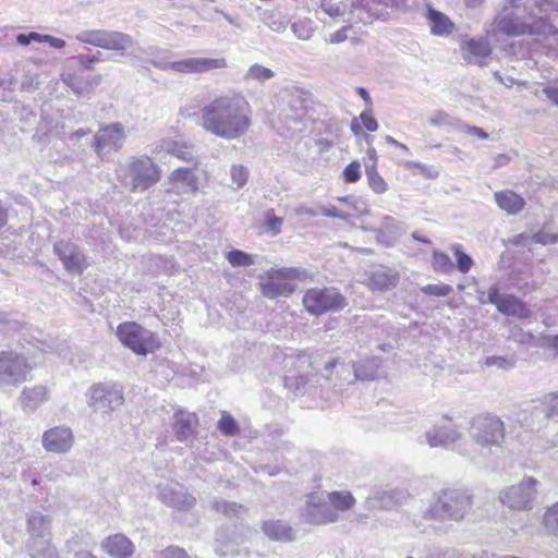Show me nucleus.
<instances>
[{"instance_id": "21", "label": "nucleus", "mask_w": 558, "mask_h": 558, "mask_svg": "<svg viewBox=\"0 0 558 558\" xmlns=\"http://www.w3.org/2000/svg\"><path fill=\"white\" fill-rule=\"evenodd\" d=\"M425 19L427 20L429 32L433 36L449 37L456 31V24L451 19L430 4L426 5Z\"/></svg>"}, {"instance_id": "39", "label": "nucleus", "mask_w": 558, "mask_h": 558, "mask_svg": "<svg viewBox=\"0 0 558 558\" xmlns=\"http://www.w3.org/2000/svg\"><path fill=\"white\" fill-rule=\"evenodd\" d=\"M274 77L275 72L271 69L258 63L251 65L244 74V81L246 82L254 81L258 83H265Z\"/></svg>"}, {"instance_id": "23", "label": "nucleus", "mask_w": 558, "mask_h": 558, "mask_svg": "<svg viewBox=\"0 0 558 558\" xmlns=\"http://www.w3.org/2000/svg\"><path fill=\"white\" fill-rule=\"evenodd\" d=\"M198 420L195 413L179 410L174 414L173 430L181 442H187L194 438Z\"/></svg>"}, {"instance_id": "9", "label": "nucleus", "mask_w": 558, "mask_h": 558, "mask_svg": "<svg viewBox=\"0 0 558 558\" xmlns=\"http://www.w3.org/2000/svg\"><path fill=\"white\" fill-rule=\"evenodd\" d=\"M302 303L305 310L315 316L327 312H338L347 306L345 298L337 288H312L305 291Z\"/></svg>"}, {"instance_id": "26", "label": "nucleus", "mask_w": 558, "mask_h": 558, "mask_svg": "<svg viewBox=\"0 0 558 558\" xmlns=\"http://www.w3.org/2000/svg\"><path fill=\"white\" fill-rule=\"evenodd\" d=\"M49 398V390L46 386L38 385L24 388L19 401L25 412H34Z\"/></svg>"}, {"instance_id": "24", "label": "nucleus", "mask_w": 558, "mask_h": 558, "mask_svg": "<svg viewBox=\"0 0 558 558\" xmlns=\"http://www.w3.org/2000/svg\"><path fill=\"white\" fill-rule=\"evenodd\" d=\"M424 437L432 448H448L461 438V433L451 426H433L425 433Z\"/></svg>"}, {"instance_id": "44", "label": "nucleus", "mask_w": 558, "mask_h": 558, "mask_svg": "<svg viewBox=\"0 0 558 558\" xmlns=\"http://www.w3.org/2000/svg\"><path fill=\"white\" fill-rule=\"evenodd\" d=\"M433 267L435 271L442 272V274H449L453 270L454 265L451 260V258L439 251H434L433 253Z\"/></svg>"}, {"instance_id": "22", "label": "nucleus", "mask_w": 558, "mask_h": 558, "mask_svg": "<svg viewBox=\"0 0 558 558\" xmlns=\"http://www.w3.org/2000/svg\"><path fill=\"white\" fill-rule=\"evenodd\" d=\"M101 549L112 558H130L135 551V546L125 535L117 533L101 542Z\"/></svg>"}, {"instance_id": "1", "label": "nucleus", "mask_w": 558, "mask_h": 558, "mask_svg": "<svg viewBox=\"0 0 558 558\" xmlns=\"http://www.w3.org/2000/svg\"><path fill=\"white\" fill-rule=\"evenodd\" d=\"M198 123L216 137L239 140L252 125V109L246 98L239 93L221 95L201 108Z\"/></svg>"}, {"instance_id": "11", "label": "nucleus", "mask_w": 558, "mask_h": 558, "mask_svg": "<svg viewBox=\"0 0 558 558\" xmlns=\"http://www.w3.org/2000/svg\"><path fill=\"white\" fill-rule=\"evenodd\" d=\"M301 517L304 522L313 525H325L340 520V515L331 508L325 493L308 494Z\"/></svg>"}, {"instance_id": "43", "label": "nucleus", "mask_w": 558, "mask_h": 558, "mask_svg": "<svg viewBox=\"0 0 558 558\" xmlns=\"http://www.w3.org/2000/svg\"><path fill=\"white\" fill-rule=\"evenodd\" d=\"M451 251L456 256L458 270L462 274L469 272L473 266L472 257L462 251L460 244H453Z\"/></svg>"}, {"instance_id": "2", "label": "nucleus", "mask_w": 558, "mask_h": 558, "mask_svg": "<svg viewBox=\"0 0 558 558\" xmlns=\"http://www.w3.org/2000/svg\"><path fill=\"white\" fill-rule=\"evenodd\" d=\"M116 173L120 184L131 193H143L161 179L160 167L146 155L128 158L118 165Z\"/></svg>"}, {"instance_id": "19", "label": "nucleus", "mask_w": 558, "mask_h": 558, "mask_svg": "<svg viewBox=\"0 0 558 558\" xmlns=\"http://www.w3.org/2000/svg\"><path fill=\"white\" fill-rule=\"evenodd\" d=\"M488 301L505 315L523 316V303L512 294H500L498 286H493L488 290Z\"/></svg>"}, {"instance_id": "59", "label": "nucleus", "mask_w": 558, "mask_h": 558, "mask_svg": "<svg viewBox=\"0 0 558 558\" xmlns=\"http://www.w3.org/2000/svg\"><path fill=\"white\" fill-rule=\"evenodd\" d=\"M459 131L461 133H465L472 136H476L480 140H487L489 137L488 133L485 132L482 128L468 125L464 123L459 124Z\"/></svg>"}, {"instance_id": "28", "label": "nucleus", "mask_w": 558, "mask_h": 558, "mask_svg": "<svg viewBox=\"0 0 558 558\" xmlns=\"http://www.w3.org/2000/svg\"><path fill=\"white\" fill-rule=\"evenodd\" d=\"M169 180L182 193H194L198 190V178L193 168H179L171 172Z\"/></svg>"}, {"instance_id": "31", "label": "nucleus", "mask_w": 558, "mask_h": 558, "mask_svg": "<svg viewBox=\"0 0 558 558\" xmlns=\"http://www.w3.org/2000/svg\"><path fill=\"white\" fill-rule=\"evenodd\" d=\"M64 84L72 89V92L77 95H86L90 93L97 85L101 82V75L93 76V77H83L77 74H68L63 78Z\"/></svg>"}, {"instance_id": "25", "label": "nucleus", "mask_w": 558, "mask_h": 558, "mask_svg": "<svg viewBox=\"0 0 558 558\" xmlns=\"http://www.w3.org/2000/svg\"><path fill=\"white\" fill-rule=\"evenodd\" d=\"M260 529L271 542L290 543L295 539L293 529L283 520L268 519L262 522Z\"/></svg>"}, {"instance_id": "27", "label": "nucleus", "mask_w": 558, "mask_h": 558, "mask_svg": "<svg viewBox=\"0 0 558 558\" xmlns=\"http://www.w3.org/2000/svg\"><path fill=\"white\" fill-rule=\"evenodd\" d=\"M51 518L39 511H31L27 514V532L29 541L48 538L50 535Z\"/></svg>"}, {"instance_id": "30", "label": "nucleus", "mask_w": 558, "mask_h": 558, "mask_svg": "<svg viewBox=\"0 0 558 558\" xmlns=\"http://www.w3.org/2000/svg\"><path fill=\"white\" fill-rule=\"evenodd\" d=\"M381 359L373 356L351 365L355 380H374L378 376Z\"/></svg>"}, {"instance_id": "42", "label": "nucleus", "mask_w": 558, "mask_h": 558, "mask_svg": "<svg viewBox=\"0 0 558 558\" xmlns=\"http://www.w3.org/2000/svg\"><path fill=\"white\" fill-rule=\"evenodd\" d=\"M315 27L311 20H299L292 24L293 34L301 40H310Z\"/></svg>"}, {"instance_id": "55", "label": "nucleus", "mask_w": 558, "mask_h": 558, "mask_svg": "<svg viewBox=\"0 0 558 558\" xmlns=\"http://www.w3.org/2000/svg\"><path fill=\"white\" fill-rule=\"evenodd\" d=\"M484 364L488 367L496 366L498 368L509 369L514 366V360L504 356H487L484 360Z\"/></svg>"}, {"instance_id": "35", "label": "nucleus", "mask_w": 558, "mask_h": 558, "mask_svg": "<svg viewBox=\"0 0 558 558\" xmlns=\"http://www.w3.org/2000/svg\"><path fill=\"white\" fill-rule=\"evenodd\" d=\"M329 501V505L339 514V511H347L351 509L355 504V498L350 492L336 490L331 493H325Z\"/></svg>"}, {"instance_id": "5", "label": "nucleus", "mask_w": 558, "mask_h": 558, "mask_svg": "<svg viewBox=\"0 0 558 558\" xmlns=\"http://www.w3.org/2000/svg\"><path fill=\"white\" fill-rule=\"evenodd\" d=\"M119 341L136 355L146 356L160 348L158 337L135 322L121 323L116 330Z\"/></svg>"}, {"instance_id": "10", "label": "nucleus", "mask_w": 558, "mask_h": 558, "mask_svg": "<svg viewBox=\"0 0 558 558\" xmlns=\"http://www.w3.org/2000/svg\"><path fill=\"white\" fill-rule=\"evenodd\" d=\"M32 367L22 354L0 352V391L7 392L25 381Z\"/></svg>"}, {"instance_id": "33", "label": "nucleus", "mask_w": 558, "mask_h": 558, "mask_svg": "<svg viewBox=\"0 0 558 558\" xmlns=\"http://www.w3.org/2000/svg\"><path fill=\"white\" fill-rule=\"evenodd\" d=\"M211 508L218 513L223 514L228 519H235L243 515L247 509L245 506L235 501H228L221 498H216L211 501Z\"/></svg>"}, {"instance_id": "52", "label": "nucleus", "mask_w": 558, "mask_h": 558, "mask_svg": "<svg viewBox=\"0 0 558 558\" xmlns=\"http://www.w3.org/2000/svg\"><path fill=\"white\" fill-rule=\"evenodd\" d=\"M545 413L548 418L558 420V393H550L544 399Z\"/></svg>"}, {"instance_id": "60", "label": "nucleus", "mask_w": 558, "mask_h": 558, "mask_svg": "<svg viewBox=\"0 0 558 558\" xmlns=\"http://www.w3.org/2000/svg\"><path fill=\"white\" fill-rule=\"evenodd\" d=\"M159 558H191L187 553L174 546H169L159 553Z\"/></svg>"}, {"instance_id": "6", "label": "nucleus", "mask_w": 558, "mask_h": 558, "mask_svg": "<svg viewBox=\"0 0 558 558\" xmlns=\"http://www.w3.org/2000/svg\"><path fill=\"white\" fill-rule=\"evenodd\" d=\"M303 271L300 268H270L258 277V287L267 299L289 296L295 291L294 279H300Z\"/></svg>"}, {"instance_id": "16", "label": "nucleus", "mask_w": 558, "mask_h": 558, "mask_svg": "<svg viewBox=\"0 0 558 558\" xmlns=\"http://www.w3.org/2000/svg\"><path fill=\"white\" fill-rule=\"evenodd\" d=\"M158 499L174 509L186 511L196 505V498L175 482H165L157 486Z\"/></svg>"}, {"instance_id": "45", "label": "nucleus", "mask_w": 558, "mask_h": 558, "mask_svg": "<svg viewBox=\"0 0 558 558\" xmlns=\"http://www.w3.org/2000/svg\"><path fill=\"white\" fill-rule=\"evenodd\" d=\"M227 259L233 267L251 266L254 259L247 253L240 250H232L227 254Z\"/></svg>"}, {"instance_id": "7", "label": "nucleus", "mask_w": 558, "mask_h": 558, "mask_svg": "<svg viewBox=\"0 0 558 558\" xmlns=\"http://www.w3.org/2000/svg\"><path fill=\"white\" fill-rule=\"evenodd\" d=\"M471 438L483 450L492 451V447H500L505 438L504 423L492 414L473 417L469 429Z\"/></svg>"}, {"instance_id": "4", "label": "nucleus", "mask_w": 558, "mask_h": 558, "mask_svg": "<svg viewBox=\"0 0 558 558\" xmlns=\"http://www.w3.org/2000/svg\"><path fill=\"white\" fill-rule=\"evenodd\" d=\"M75 39L86 45L118 52L121 56L133 50L137 44L128 33L106 28L84 29L75 36Z\"/></svg>"}, {"instance_id": "12", "label": "nucleus", "mask_w": 558, "mask_h": 558, "mask_svg": "<svg viewBox=\"0 0 558 558\" xmlns=\"http://www.w3.org/2000/svg\"><path fill=\"white\" fill-rule=\"evenodd\" d=\"M88 405L95 412L109 413L124 401L123 390L112 383L93 385L88 390Z\"/></svg>"}, {"instance_id": "18", "label": "nucleus", "mask_w": 558, "mask_h": 558, "mask_svg": "<svg viewBox=\"0 0 558 558\" xmlns=\"http://www.w3.org/2000/svg\"><path fill=\"white\" fill-rule=\"evenodd\" d=\"M322 377L333 389H340L345 384H352L355 380L351 365L338 360H330L326 363Z\"/></svg>"}, {"instance_id": "14", "label": "nucleus", "mask_w": 558, "mask_h": 558, "mask_svg": "<svg viewBox=\"0 0 558 558\" xmlns=\"http://www.w3.org/2000/svg\"><path fill=\"white\" fill-rule=\"evenodd\" d=\"M53 253L61 260L64 269L71 275H82L88 266L84 252L71 241H57L53 244Z\"/></svg>"}, {"instance_id": "64", "label": "nucleus", "mask_w": 558, "mask_h": 558, "mask_svg": "<svg viewBox=\"0 0 558 558\" xmlns=\"http://www.w3.org/2000/svg\"><path fill=\"white\" fill-rule=\"evenodd\" d=\"M322 9L331 17L340 16L343 14L342 8L339 4L331 3L330 1H324L322 3Z\"/></svg>"}, {"instance_id": "63", "label": "nucleus", "mask_w": 558, "mask_h": 558, "mask_svg": "<svg viewBox=\"0 0 558 558\" xmlns=\"http://www.w3.org/2000/svg\"><path fill=\"white\" fill-rule=\"evenodd\" d=\"M532 239L541 244H554L557 243L558 235L542 230L538 233L534 234Z\"/></svg>"}, {"instance_id": "61", "label": "nucleus", "mask_w": 558, "mask_h": 558, "mask_svg": "<svg viewBox=\"0 0 558 558\" xmlns=\"http://www.w3.org/2000/svg\"><path fill=\"white\" fill-rule=\"evenodd\" d=\"M359 119L368 132H375L378 129V123L371 111L361 112Z\"/></svg>"}, {"instance_id": "41", "label": "nucleus", "mask_w": 558, "mask_h": 558, "mask_svg": "<svg viewBox=\"0 0 558 558\" xmlns=\"http://www.w3.org/2000/svg\"><path fill=\"white\" fill-rule=\"evenodd\" d=\"M428 123L437 128H456L459 131L460 121L456 120L449 113L442 110L435 111L429 118Z\"/></svg>"}, {"instance_id": "56", "label": "nucleus", "mask_w": 558, "mask_h": 558, "mask_svg": "<svg viewBox=\"0 0 558 558\" xmlns=\"http://www.w3.org/2000/svg\"><path fill=\"white\" fill-rule=\"evenodd\" d=\"M401 226L402 225L395 218L390 216H385L383 218L380 228H383L385 231H387L390 235H392L396 239L402 231Z\"/></svg>"}, {"instance_id": "36", "label": "nucleus", "mask_w": 558, "mask_h": 558, "mask_svg": "<svg viewBox=\"0 0 558 558\" xmlns=\"http://www.w3.org/2000/svg\"><path fill=\"white\" fill-rule=\"evenodd\" d=\"M27 546L32 558H59L58 550L49 538L29 541Z\"/></svg>"}, {"instance_id": "29", "label": "nucleus", "mask_w": 558, "mask_h": 558, "mask_svg": "<svg viewBox=\"0 0 558 558\" xmlns=\"http://www.w3.org/2000/svg\"><path fill=\"white\" fill-rule=\"evenodd\" d=\"M398 274L388 268H379L367 278V287L374 291H385L395 288L398 283Z\"/></svg>"}, {"instance_id": "51", "label": "nucleus", "mask_w": 558, "mask_h": 558, "mask_svg": "<svg viewBox=\"0 0 558 558\" xmlns=\"http://www.w3.org/2000/svg\"><path fill=\"white\" fill-rule=\"evenodd\" d=\"M230 174L232 182L236 185V189H241L246 184L248 179V171L245 167L233 165L231 167Z\"/></svg>"}, {"instance_id": "47", "label": "nucleus", "mask_w": 558, "mask_h": 558, "mask_svg": "<svg viewBox=\"0 0 558 558\" xmlns=\"http://www.w3.org/2000/svg\"><path fill=\"white\" fill-rule=\"evenodd\" d=\"M219 430L227 436H234L239 433V425L236 421L228 413H222L218 421Z\"/></svg>"}, {"instance_id": "40", "label": "nucleus", "mask_w": 558, "mask_h": 558, "mask_svg": "<svg viewBox=\"0 0 558 558\" xmlns=\"http://www.w3.org/2000/svg\"><path fill=\"white\" fill-rule=\"evenodd\" d=\"M365 168L368 186L376 194H384L388 190V184L384 178L377 172L374 165H366Z\"/></svg>"}, {"instance_id": "3", "label": "nucleus", "mask_w": 558, "mask_h": 558, "mask_svg": "<svg viewBox=\"0 0 558 558\" xmlns=\"http://www.w3.org/2000/svg\"><path fill=\"white\" fill-rule=\"evenodd\" d=\"M473 507V496L466 489L440 490L423 512L426 520L461 521Z\"/></svg>"}, {"instance_id": "38", "label": "nucleus", "mask_w": 558, "mask_h": 558, "mask_svg": "<svg viewBox=\"0 0 558 558\" xmlns=\"http://www.w3.org/2000/svg\"><path fill=\"white\" fill-rule=\"evenodd\" d=\"M404 497V493L401 490H383L375 493L369 497V501L373 506L380 508H391L397 505L401 498Z\"/></svg>"}, {"instance_id": "57", "label": "nucleus", "mask_w": 558, "mask_h": 558, "mask_svg": "<svg viewBox=\"0 0 558 558\" xmlns=\"http://www.w3.org/2000/svg\"><path fill=\"white\" fill-rule=\"evenodd\" d=\"M544 520L548 529L558 532V502L547 510Z\"/></svg>"}, {"instance_id": "62", "label": "nucleus", "mask_w": 558, "mask_h": 558, "mask_svg": "<svg viewBox=\"0 0 558 558\" xmlns=\"http://www.w3.org/2000/svg\"><path fill=\"white\" fill-rule=\"evenodd\" d=\"M320 213L326 217L339 218L342 220H349L351 218L349 213L339 210L335 206L322 207Z\"/></svg>"}, {"instance_id": "20", "label": "nucleus", "mask_w": 558, "mask_h": 558, "mask_svg": "<svg viewBox=\"0 0 558 558\" xmlns=\"http://www.w3.org/2000/svg\"><path fill=\"white\" fill-rule=\"evenodd\" d=\"M463 59L471 64L484 66L485 60L490 56L492 48L486 39L471 38L461 44Z\"/></svg>"}, {"instance_id": "49", "label": "nucleus", "mask_w": 558, "mask_h": 558, "mask_svg": "<svg viewBox=\"0 0 558 558\" xmlns=\"http://www.w3.org/2000/svg\"><path fill=\"white\" fill-rule=\"evenodd\" d=\"M404 167L409 170L416 169L422 175L427 179H436L439 171L434 166H428L418 161H405Z\"/></svg>"}, {"instance_id": "15", "label": "nucleus", "mask_w": 558, "mask_h": 558, "mask_svg": "<svg viewBox=\"0 0 558 558\" xmlns=\"http://www.w3.org/2000/svg\"><path fill=\"white\" fill-rule=\"evenodd\" d=\"M125 138L124 126L119 122L110 123L95 134L93 147L98 156H102L121 149Z\"/></svg>"}, {"instance_id": "17", "label": "nucleus", "mask_w": 558, "mask_h": 558, "mask_svg": "<svg viewBox=\"0 0 558 558\" xmlns=\"http://www.w3.org/2000/svg\"><path fill=\"white\" fill-rule=\"evenodd\" d=\"M41 444L48 452L68 453L74 445V435L72 429L65 425L54 426L44 432Z\"/></svg>"}, {"instance_id": "37", "label": "nucleus", "mask_w": 558, "mask_h": 558, "mask_svg": "<svg viewBox=\"0 0 558 558\" xmlns=\"http://www.w3.org/2000/svg\"><path fill=\"white\" fill-rule=\"evenodd\" d=\"M166 151L172 156L178 157L179 159L189 160L192 157L191 151L186 149V147L175 141L170 138H165L158 142L153 150V153Z\"/></svg>"}, {"instance_id": "13", "label": "nucleus", "mask_w": 558, "mask_h": 558, "mask_svg": "<svg viewBox=\"0 0 558 558\" xmlns=\"http://www.w3.org/2000/svg\"><path fill=\"white\" fill-rule=\"evenodd\" d=\"M151 64L162 71L172 70L178 73H203L214 69L226 68L227 62L223 58H189L180 61H168L165 58H157Z\"/></svg>"}, {"instance_id": "32", "label": "nucleus", "mask_w": 558, "mask_h": 558, "mask_svg": "<svg viewBox=\"0 0 558 558\" xmlns=\"http://www.w3.org/2000/svg\"><path fill=\"white\" fill-rule=\"evenodd\" d=\"M502 505L512 510H521L523 507V485H511L502 489L499 494Z\"/></svg>"}, {"instance_id": "54", "label": "nucleus", "mask_w": 558, "mask_h": 558, "mask_svg": "<svg viewBox=\"0 0 558 558\" xmlns=\"http://www.w3.org/2000/svg\"><path fill=\"white\" fill-rule=\"evenodd\" d=\"M282 222V218L277 217L272 209L266 211L265 225L267 230L271 231L274 234H278L281 231Z\"/></svg>"}, {"instance_id": "46", "label": "nucleus", "mask_w": 558, "mask_h": 558, "mask_svg": "<svg viewBox=\"0 0 558 558\" xmlns=\"http://www.w3.org/2000/svg\"><path fill=\"white\" fill-rule=\"evenodd\" d=\"M310 383L308 375H287L284 377L286 387L294 392H302L305 390L307 384Z\"/></svg>"}, {"instance_id": "8", "label": "nucleus", "mask_w": 558, "mask_h": 558, "mask_svg": "<svg viewBox=\"0 0 558 558\" xmlns=\"http://www.w3.org/2000/svg\"><path fill=\"white\" fill-rule=\"evenodd\" d=\"M488 34L496 38L521 36L523 34V0H505Z\"/></svg>"}, {"instance_id": "34", "label": "nucleus", "mask_w": 558, "mask_h": 558, "mask_svg": "<svg viewBox=\"0 0 558 558\" xmlns=\"http://www.w3.org/2000/svg\"><path fill=\"white\" fill-rule=\"evenodd\" d=\"M495 199L498 206L510 215L518 214L523 207L522 198L510 191L496 193Z\"/></svg>"}, {"instance_id": "50", "label": "nucleus", "mask_w": 558, "mask_h": 558, "mask_svg": "<svg viewBox=\"0 0 558 558\" xmlns=\"http://www.w3.org/2000/svg\"><path fill=\"white\" fill-rule=\"evenodd\" d=\"M422 293L434 296H447L452 292V287L447 283L427 284L421 288Z\"/></svg>"}, {"instance_id": "53", "label": "nucleus", "mask_w": 558, "mask_h": 558, "mask_svg": "<svg viewBox=\"0 0 558 558\" xmlns=\"http://www.w3.org/2000/svg\"><path fill=\"white\" fill-rule=\"evenodd\" d=\"M343 179L348 183H355L361 178V165L359 161H352L349 163L343 172H342Z\"/></svg>"}, {"instance_id": "48", "label": "nucleus", "mask_w": 558, "mask_h": 558, "mask_svg": "<svg viewBox=\"0 0 558 558\" xmlns=\"http://www.w3.org/2000/svg\"><path fill=\"white\" fill-rule=\"evenodd\" d=\"M101 52L96 51L95 53H80L74 59L77 62V64L87 71H92L95 69V64L102 61L101 59Z\"/></svg>"}, {"instance_id": "58", "label": "nucleus", "mask_w": 558, "mask_h": 558, "mask_svg": "<svg viewBox=\"0 0 558 558\" xmlns=\"http://www.w3.org/2000/svg\"><path fill=\"white\" fill-rule=\"evenodd\" d=\"M21 327L20 322L16 319H12L7 314L0 315V330L8 333L11 331H16Z\"/></svg>"}]
</instances>
